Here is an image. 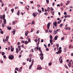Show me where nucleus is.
Returning a JSON list of instances; mask_svg holds the SVG:
<instances>
[{
  "label": "nucleus",
  "instance_id": "nucleus-47",
  "mask_svg": "<svg viewBox=\"0 0 73 73\" xmlns=\"http://www.w3.org/2000/svg\"><path fill=\"white\" fill-rule=\"evenodd\" d=\"M51 11H53L54 10V9H53V8L51 7Z\"/></svg>",
  "mask_w": 73,
  "mask_h": 73
},
{
  "label": "nucleus",
  "instance_id": "nucleus-57",
  "mask_svg": "<svg viewBox=\"0 0 73 73\" xmlns=\"http://www.w3.org/2000/svg\"><path fill=\"white\" fill-rule=\"evenodd\" d=\"M42 12H44V8L43 7L42 8Z\"/></svg>",
  "mask_w": 73,
  "mask_h": 73
},
{
  "label": "nucleus",
  "instance_id": "nucleus-5",
  "mask_svg": "<svg viewBox=\"0 0 73 73\" xmlns=\"http://www.w3.org/2000/svg\"><path fill=\"white\" fill-rule=\"evenodd\" d=\"M32 15H33V16H34V17H36V16H37V14H36V13H33V14Z\"/></svg>",
  "mask_w": 73,
  "mask_h": 73
},
{
  "label": "nucleus",
  "instance_id": "nucleus-48",
  "mask_svg": "<svg viewBox=\"0 0 73 73\" xmlns=\"http://www.w3.org/2000/svg\"><path fill=\"white\" fill-rule=\"evenodd\" d=\"M49 32H50V33H52V30H49Z\"/></svg>",
  "mask_w": 73,
  "mask_h": 73
},
{
  "label": "nucleus",
  "instance_id": "nucleus-10",
  "mask_svg": "<svg viewBox=\"0 0 73 73\" xmlns=\"http://www.w3.org/2000/svg\"><path fill=\"white\" fill-rule=\"evenodd\" d=\"M38 49L39 50V51L40 53H42V51L41 50V48L39 47L38 48Z\"/></svg>",
  "mask_w": 73,
  "mask_h": 73
},
{
  "label": "nucleus",
  "instance_id": "nucleus-56",
  "mask_svg": "<svg viewBox=\"0 0 73 73\" xmlns=\"http://www.w3.org/2000/svg\"><path fill=\"white\" fill-rule=\"evenodd\" d=\"M56 31L57 32H59V31H60V29H58L56 30Z\"/></svg>",
  "mask_w": 73,
  "mask_h": 73
},
{
  "label": "nucleus",
  "instance_id": "nucleus-54",
  "mask_svg": "<svg viewBox=\"0 0 73 73\" xmlns=\"http://www.w3.org/2000/svg\"><path fill=\"white\" fill-rule=\"evenodd\" d=\"M18 48H21V46H20V45H19L18 46Z\"/></svg>",
  "mask_w": 73,
  "mask_h": 73
},
{
  "label": "nucleus",
  "instance_id": "nucleus-53",
  "mask_svg": "<svg viewBox=\"0 0 73 73\" xmlns=\"http://www.w3.org/2000/svg\"><path fill=\"white\" fill-rule=\"evenodd\" d=\"M67 17H70V16L69 15H67Z\"/></svg>",
  "mask_w": 73,
  "mask_h": 73
},
{
  "label": "nucleus",
  "instance_id": "nucleus-55",
  "mask_svg": "<svg viewBox=\"0 0 73 73\" xmlns=\"http://www.w3.org/2000/svg\"><path fill=\"white\" fill-rule=\"evenodd\" d=\"M6 21H3V23H4V24H6Z\"/></svg>",
  "mask_w": 73,
  "mask_h": 73
},
{
  "label": "nucleus",
  "instance_id": "nucleus-41",
  "mask_svg": "<svg viewBox=\"0 0 73 73\" xmlns=\"http://www.w3.org/2000/svg\"><path fill=\"white\" fill-rule=\"evenodd\" d=\"M32 66H29V69H31V68H32Z\"/></svg>",
  "mask_w": 73,
  "mask_h": 73
},
{
  "label": "nucleus",
  "instance_id": "nucleus-19",
  "mask_svg": "<svg viewBox=\"0 0 73 73\" xmlns=\"http://www.w3.org/2000/svg\"><path fill=\"white\" fill-rule=\"evenodd\" d=\"M66 49H67V48H66V47H65L64 50V52H66Z\"/></svg>",
  "mask_w": 73,
  "mask_h": 73
},
{
  "label": "nucleus",
  "instance_id": "nucleus-12",
  "mask_svg": "<svg viewBox=\"0 0 73 73\" xmlns=\"http://www.w3.org/2000/svg\"><path fill=\"white\" fill-rule=\"evenodd\" d=\"M38 43L37 44V45H39V42H40V38H38Z\"/></svg>",
  "mask_w": 73,
  "mask_h": 73
},
{
  "label": "nucleus",
  "instance_id": "nucleus-29",
  "mask_svg": "<svg viewBox=\"0 0 73 73\" xmlns=\"http://www.w3.org/2000/svg\"><path fill=\"white\" fill-rule=\"evenodd\" d=\"M56 46L57 47V48H58V47H59V44H56Z\"/></svg>",
  "mask_w": 73,
  "mask_h": 73
},
{
  "label": "nucleus",
  "instance_id": "nucleus-3",
  "mask_svg": "<svg viewBox=\"0 0 73 73\" xmlns=\"http://www.w3.org/2000/svg\"><path fill=\"white\" fill-rule=\"evenodd\" d=\"M50 23H49L47 25V28L48 29H49V27H50Z\"/></svg>",
  "mask_w": 73,
  "mask_h": 73
},
{
  "label": "nucleus",
  "instance_id": "nucleus-43",
  "mask_svg": "<svg viewBox=\"0 0 73 73\" xmlns=\"http://www.w3.org/2000/svg\"><path fill=\"white\" fill-rule=\"evenodd\" d=\"M15 70H17V71L19 70V69H18V68H15Z\"/></svg>",
  "mask_w": 73,
  "mask_h": 73
},
{
  "label": "nucleus",
  "instance_id": "nucleus-64",
  "mask_svg": "<svg viewBox=\"0 0 73 73\" xmlns=\"http://www.w3.org/2000/svg\"><path fill=\"white\" fill-rule=\"evenodd\" d=\"M3 21H6V20L5 19V18H3Z\"/></svg>",
  "mask_w": 73,
  "mask_h": 73
},
{
  "label": "nucleus",
  "instance_id": "nucleus-38",
  "mask_svg": "<svg viewBox=\"0 0 73 73\" xmlns=\"http://www.w3.org/2000/svg\"><path fill=\"white\" fill-rule=\"evenodd\" d=\"M40 32V31L38 30L36 32L37 34H38V33H39V32Z\"/></svg>",
  "mask_w": 73,
  "mask_h": 73
},
{
  "label": "nucleus",
  "instance_id": "nucleus-6",
  "mask_svg": "<svg viewBox=\"0 0 73 73\" xmlns=\"http://www.w3.org/2000/svg\"><path fill=\"white\" fill-rule=\"evenodd\" d=\"M68 65L70 68L71 67V62H70V61L69 62L68 64Z\"/></svg>",
  "mask_w": 73,
  "mask_h": 73
},
{
  "label": "nucleus",
  "instance_id": "nucleus-21",
  "mask_svg": "<svg viewBox=\"0 0 73 73\" xmlns=\"http://www.w3.org/2000/svg\"><path fill=\"white\" fill-rule=\"evenodd\" d=\"M47 11H50V7H47Z\"/></svg>",
  "mask_w": 73,
  "mask_h": 73
},
{
  "label": "nucleus",
  "instance_id": "nucleus-23",
  "mask_svg": "<svg viewBox=\"0 0 73 73\" xmlns=\"http://www.w3.org/2000/svg\"><path fill=\"white\" fill-rule=\"evenodd\" d=\"M50 44H52V42H53V40H52V39H50Z\"/></svg>",
  "mask_w": 73,
  "mask_h": 73
},
{
  "label": "nucleus",
  "instance_id": "nucleus-59",
  "mask_svg": "<svg viewBox=\"0 0 73 73\" xmlns=\"http://www.w3.org/2000/svg\"><path fill=\"white\" fill-rule=\"evenodd\" d=\"M38 41V40H37V39H35V42H37V41Z\"/></svg>",
  "mask_w": 73,
  "mask_h": 73
},
{
  "label": "nucleus",
  "instance_id": "nucleus-37",
  "mask_svg": "<svg viewBox=\"0 0 73 73\" xmlns=\"http://www.w3.org/2000/svg\"><path fill=\"white\" fill-rule=\"evenodd\" d=\"M34 30V29L33 28L32 29H31V32H33Z\"/></svg>",
  "mask_w": 73,
  "mask_h": 73
},
{
  "label": "nucleus",
  "instance_id": "nucleus-49",
  "mask_svg": "<svg viewBox=\"0 0 73 73\" xmlns=\"http://www.w3.org/2000/svg\"><path fill=\"white\" fill-rule=\"evenodd\" d=\"M44 46L45 48H47V46H46V45L45 44H44Z\"/></svg>",
  "mask_w": 73,
  "mask_h": 73
},
{
  "label": "nucleus",
  "instance_id": "nucleus-18",
  "mask_svg": "<svg viewBox=\"0 0 73 73\" xmlns=\"http://www.w3.org/2000/svg\"><path fill=\"white\" fill-rule=\"evenodd\" d=\"M54 35H56V34H57V31H56L54 30Z\"/></svg>",
  "mask_w": 73,
  "mask_h": 73
},
{
  "label": "nucleus",
  "instance_id": "nucleus-44",
  "mask_svg": "<svg viewBox=\"0 0 73 73\" xmlns=\"http://www.w3.org/2000/svg\"><path fill=\"white\" fill-rule=\"evenodd\" d=\"M28 40L29 41V42H31V39H30V38L28 39Z\"/></svg>",
  "mask_w": 73,
  "mask_h": 73
},
{
  "label": "nucleus",
  "instance_id": "nucleus-20",
  "mask_svg": "<svg viewBox=\"0 0 73 73\" xmlns=\"http://www.w3.org/2000/svg\"><path fill=\"white\" fill-rule=\"evenodd\" d=\"M25 42V44H28V43H29V41H26Z\"/></svg>",
  "mask_w": 73,
  "mask_h": 73
},
{
  "label": "nucleus",
  "instance_id": "nucleus-26",
  "mask_svg": "<svg viewBox=\"0 0 73 73\" xmlns=\"http://www.w3.org/2000/svg\"><path fill=\"white\" fill-rule=\"evenodd\" d=\"M48 65H49V66H50L52 65V63H51V62H50L48 63Z\"/></svg>",
  "mask_w": 73,
  "mask_h": 73
},
{
  "label": "nucleus",
  "instance_id": "nucleus-34",
  "mask_svg": "<svg viewBox=\"0 0 73 73\" xmlns=\"http://www.w3.org/2000/svg\"><path fill=\"white\" fill-rule=\"evenodd\" d=\"M15 23H15V21H13V25H15Z\"/></svg>",
  "mask_w": 73,
  "mask_h": 73
},
{
  "label": "nucleus",
  "instance_id": "nucleus-50",
  "mask_svg": "<svg viewBox=\"0 0 73 73\" xmlns=\"http://www.w3.org/2000/svg\"><path fill=\"white\" fill-rule=\"evenodd\" d=\"M25 64H26V63H25V62H23V65H25Z\"/></svg>",
  "mask_w": 73,
  "mask_h": 73
},
{
  "label": "nucleus",
  "instance_id": "nucleus-27",
  "mask_svg": "<svg viewBox=\"0 0 73 73\" xmlns=\"http://www.w3.org/2000/svg\"><path fill=\"white\" fill-rule=\"evenodd\" d=\"M14 50V48H12L11 49V51L12 52Z\"/></svg>",
  "mask_w": 73,
  "mask_h": 73
},
{
  "label": "nucleus",
  "instance_id": "nucleus-33",
  "mask_svg": "<svg viewBox=\"0 0 73 73\" xmlns=\"http://www.w3.org/2000/svg\"><path fill=\"white\" fill-rule=\"evenodd\" d=\"M5 15H3L2 16V17L3 19L5 18Z\"/></svg>",
  "mask_w": 73,
  "mask_h": 73
},
{
  "label": "nucleus",
  "instance_id": "nucleus-46",
  "mask_svg": "<svg viewBox=\"0 0 73 73\" xmlns=\"http://www.w3.org/2000/svg\"><path fill=\"white\" fill-rule=\"evenodd\" d=\"M9 30H11L12 29H11V27H8Z\"/></svg>",
  "mask_w": 73,
  "mask_h": 73
},
{
  "label": "nucleus",
  "instance_id": "nucleus-2",
  "mask_svg": "<svg viewBox=\"0 0 73 73\" xmlns=\"http://www.w3.org/2000/svg\"><path fill=\"white\" fill-rule=\"evenodd\" d=\"M53 25L55 26V27H57V23L56 21L54 23H53Z\"/></svg>",
  "mask_w": 73,
  "mask_h": 73
},
{
  "label": "nucleus",
  "instance_id": "nucleus-61",
  "mask_svg": "<svg viewBox=\"0 0 73 73\" xmlns=\"http://www.w3.org/2000/svg\"><path fill=\"white\" fill-rule=\"evenodd\" d=\"M64 37H62L61 38V40H64Z\"/></svg>",
  "mask_w": 73,
  "mask_h": 73
},
{
  "label": "nucleus",
  "instance_id": "nucleus-8",
  "mask_svg": "<svg viewBox=\"0 0 73 73\" xmlns=\"http://www.w3.org/2000/svg\"><path fill=\"white\" fill-rule=\"evenodd\" d=\"M15 32H16V29H13V30L12 32L13 33V35H15V33H16Z\"/></svg>",
  "mask_w": 73,
  "mask_h": 73
},
{
  "label": "nucleus",
  "instance_id": "nucleus-9",
  "mask_svg": "<svg viewBox=\"0 0 73 73\" xmlns=\"http://www.w3.org/2000/svg\"><path fill=\"white\" fill-rule=\"evenodd\" d=\"M58 38V36L57 35L55 36L54 38V40H57Z\"/></svg>",
  "mask_w": 73,
  "mask_h": 73
},
{
  "label": "nucleus",
  "instance_id": "nucleus-60",
  "mask_svg": "<svg viewBox=\"0 0 73 73\" xmlns=\"http://www.w3.org/2000/svg\"><path fill=\"white\" fill-rule=\"evenodd\" d=\"M66 14H67L66 12H64V15H66Z\"/></svg>",
  "mask_w": 73,
  "mask_h": 73
},
{
  "label": "nucleus",
  "instance_id": "nucleus-16",
  "mask_svg": "<svg viewBox=\"0 0 73 73\" xmlns=\"http://www.w3.org/2000/svg\"><path fill=\"white\" fill-rule=\"evenodd\" d=\"M62 21V20L61 19L59 21H58V24H60V22H61Z\"/></svg>",
  "mask_w": 73,
  "mask_h": 73
},
{
  "label": "nucleus",
  "instance_id": "nucleus-35",
  "mask_svg": "<svg viewBox=\"0 0 73 73\" xmlns=\"http://www.w3.org/2000/svg\"><path fill=\"white\" fill-rule=\"evenodd\" d=\"M4 54H5V53H4V52H3L2 53V56H4Z\"/></svg>",
  "mask_w": 73,
  "mask_h": 73
},
{
  "label": "nucleus",
  "instance_id": "nucleus-7",
  "mask_svg": "<svg viewBox=\"0 0 73 73\" xmlns=\"http://www.w3.org/2000/svg\"><path fill=\"white\" fill-rule=\"evenodd\" d=\"M69 49L73 48V46H72V45L70 44L69 46Z\"/></svg>",
  "mask_w": 73,
  "mask_h": 73
},
{
  "label": "nucleus",
  "instance_id": "nucleus-45",
  "mask_svg": "<svg viewBox=\"0 0 73 73\" xmlns=\"http://www.w3.org/2000/svg\"><path fill=\"white\" fill-rule=\"evenodd\" d=\"M21 43H25V41H24V40H22L21 41Z\"/></svg>",
  "mask_w": 73,
  "mask_h": 73
},
{
  "label": "nucleus",
  "instance_id": "nucleus-11",
  "mask_svg": "<svg viewBox=\"0 0 73 73\" xmlns=\"http://www.w3.org/2000/svg\"><path fill=\"white\" fill-rule=\"evenodd\" d=\"M0 30L1 31V34H3V33H4V31H2V29H0Z\"/></svg>",
  "mask_w": 73,
  "mask_h": 73
},
{
  "label": "nucleus",
  "instance_id": "nucleus-13",
  "mask_svg": "<svg viewBox=\"0 0 73 73\" xmlns=\"http://www.w3.org/2000/svg\"><path fill=\"white\" fill-rule=\"evenodd\" d=\"M20 10H18V12H17V15H18V16H19L20 15Z\"/></svg>",
  "mask_w": 73,
  "mask_h": 73
},
{
  "label": "nucleus",
  "instance_id": "nucleus-1",
  "mask_svg": "<svg viewBox=\"0 0 73 73\" xmlns=\"http://www.w3.org/2000/svg\"><path fill=\"white\" fill-rule=\"evenodd\" d=\"M9 59H13V58L14 57L13 55H10V56H9Z\"/></svg>",
  "mask_w": 73,
  "mask_h": 73
},
{
  "label": "nucleus",
  "instance_id": "nucleus-62",
  "mask_svg": "<svg viewBox=\"0 0 73 73\" xmlns=\"http://www.w3.org/2000/svg\"><path fill=\"white\" fill-rule=\"evenodd\" d=\"M31 58H30L29 60V62H31Z\"/></svg>",
  "mask_w": 73,
  "mask_h": 73
},
{
  "label": "nucleus",
  "instance_id": "nucleus-30",
  "mask_svg": "<svg viewBox=\"0 0 73 73\" xmlns=\"http://www.w3.org/2000/svg\"><path fill=\"white\" fill-rule=\"evenodd\" d=\"M60 64L62 63V59L60 61Z\"/></svg>",
  "mask_w": 73,
  "mask_h": 73
},
{
  "label": "nucleus",
  "instance_id": "nucleus-63",
  "mask_svg": "<svg viewBox=\"0 0 73 73\" xmlns=\"http://www.w3.org/2000/svg\"><path fill=\"white\" fill-rule=\"evenodd\" d=\"M46 33H47L48 32V30H46L45 31Z\"/></svg>",
  "mask_w": 73,
  "mask_h": 73
},
{
  "label": "nucleus",
  "instance_id": "nucleus-17",
  "mask_svg": "<svg viewBox=\"0 0 73 73\" xmlns=\"http://www.w3.org/2000/svg\"><path fill=\"white\" fill-rule=\"evenodd\" d=\"M28 31H27L26 33H25V35L26 36H28Z\"/></svg>",
  "mask_w": 73,
  "mask_h": 73
},
{
  "label": "nucleus",
  "instance_id": "nucleus-39",
  "mask_svg": "<svg viewBox=\"0 0 73 73\" xmlns=\"http://www.w3.org/2000/svg\"><path fill=\"white\" fill-rule=\"evenodd\" d=\"M2 27H4V23H2Z\"/></svg>",
  "mask_w": 73,
  "mask_h": 73
},
{
  "label": "nucleus",
  "instance_id": "nucleus-31",
  "mask_svg": "<svg viewBox=\"0 0 73 73\" xmlns=\"http://www.w3.org/2000/svg\"><path fill=\"white\" fill-rule=\"evenodd\" d=\"M29 57H30V58H31V57H32V54H30L29 55Z\"/></svg>",
  "mask_w": 73,
  "mask_h": 73
},
{
  "label": "nucleus",
  "instance_id": "nucleus-15",
  "mask_svg": "<svg viewBox=\"0 0 73 73\" xmlns=\"http://www.w3.org/2000/svg\"><path fill=\"white\" fill-rule=\"evenodd\" d=\"M44 56V54L42 53H41L40 54H39V56Z\"/></svg>",
  "mask_w": 73,
  "mask_h": 73
},
{
  "label": "nucleus",
  "instance_id": "nucleus-40",
  "mask_svg": "<svg viewBox=\"0 0 73 73\" xmlns=\"http://www.w3.org/2000/svg\"><path fill=\"white\" fill-rule=\"evenodd\" d=\"M52 38H53V37H52V36L51 35H50V39H52Z\"/></svg>",
  "mask_w": 73,
  "mask_h": 73
},
{
  "label": "nucleus",
  "instance_id": "nucleus-36",
  "mask_svg": "<svg viewBox=\"0 0 73 73\" xmlns=\"http://www.w3.org/2000/svg\"><path fill=\"white\" fill-rule=\"evenodd\" d=\"M44 14L45 15H48V13H47V12H46L44 13Z\"/></svg>",
  "mask_w": 73,
  "mask_h": 73
},
{
  "label": "nucleus",
  "instance_id": "nucleus-25",
  "mask_svg": "<svg viewBox=\"0 0 73 73\" xmlns=\"http://www.w3.org/2000/svg\"><path fill=\"white\" fill-rule=\"evenodd\" d=\"M11 11L12 13H13V12H14V9H11Z\"/></svg>",
  "mask_w": 73,
  "mask_h": 73
},
{
  "label": "nucleus",
  "instance_id": "nucleus-22",
  "mask_svg": "<svg viewBox=\"0 0 73 73\" xmlns=\"http://www.w3.org/2000/svg\"><path fill=\"white\" fill-rule=\"evenodd\" d=\"M62 26H63V24H62V23L60 25V28H61V27H62Z\"/></svg>",
  "mask_w": 73,
  "mask_h": 73
},
{
  "label": "nucleus",
  "instance_id": "nucleus-51",
  "mask_svg": "<svg viewBox=\"0 0 73 73\" xmlns=\"http://www.w3.org/2000/svg\"><path fill=\"white\" fill-rule=\"evenodd\" d=\"M8 50H11V48L10 47L8 48Z\"/></svg>",
  "mask_w": 73,
  "mask_h": 73
},
{
  "label": "nucleus",
  "instance_id": "nucleus-28",
  "mask_svg": "<svg viewBox=\"0 0 73 73\" xmlns=\"http://www.w3.org/2000/svg\"><path fill=\"white\" fill-rule=\"evenodd\" d=\"M6 40H8V39L9 38V36H6Z\"/></svg>",
  "mask_w": 73,
  "mask_h": 73
},
{
  "label": "nucleus",
  "instance_id": "nucleus-58",
  "mask_svg": "<svg viewBox=\"0 0 73 73\" xmlns=\"http://www.w3.org/2000/svg\"><path fill=\"white\" fill-rule=\"evenodd\" d=\"M19 3L21 4H23V2H20Z\"/></svg>",
  "mask_w": 73,
  "mask_h": 73
},
{
  "label": "nucleus",
  "instance_id": "nucleus-52",
  "mask_svg": "<svg viewBox=\"0 0 73 73\" xmlns=\"http://www.w3.org/2000/svg\"><path fill=\"white\" fill-rule=\"evenodd\" d=\"M18 8H19L18 7H15V9H18Z\"/></svg>",
  "mask_w": 73,
  "mask_h": 73
},
{
  "label": "nucleus",
  "instance_id": "nucleus-42",
  "mask_svg": "<svg viewBox=\"0 0 73 73\" xmlns=\"http://www.w3.org/2000/svg\"><path fill=\"white\" fill-rule=\"evenodd\" d=\"M54 11H52V15H54Z\"/></svg>",
  "mask_w": 73,
  "mask_h": 73
},
{
  "label": "nucleus",
  "instance_id": "nucleus-14",
  "mask_svg": "<svg viewBox=\"0 0 73 73\" xmlns=\"http://www.w3.org/2000/svg\"><path fill=\"white\" fill-rule=\"evenodd\" d=\"M40 59L41 60H42L44 58V56H41L40 58Z\"/></svg>",
  "mask_w": 73,
  "mask_h": 73
},
{
  "label": "nucleus",
  "instance_id": "nucleus-4",
  "mask_svg": "<svg viewBox=\"0 0 73 73\" xmlns=\"http://www.w3.org/2000/svg\"><path fill=\"white\" fill-rule=\"evenodd\" d=\"M38 67L37 68V70H41V69H42V68L41 67H39V65H38Z\"/></svg>",
  "mask_w": 73,
  "mask_h": 73
},
{
  "label": "nucleus",
  "instance_id": "nucleus-32",
  "mask_svg": "<svg viewBox=\"0 0 73 73\" xmlns=\"http://www.w3.org/2000/svg\"><path fill=\"white\" fill-rule=\"evenodd\" d=\"M62 58V56H60V57L59 58V61H60L61 59Z\"/></svg>",
  "mask_w": 73,
  "mask_h": 73
},
{
  "label": "nucleus",
  "instance_id": "nucleus-24",
  "mask_svg": "<svg viewBox=\"0 0 73 73\" xmlns=\"http://www.w3.org/2000/svg\"><path fill=\"white\" fill-rule=\"evenodd\" d=\"M62 51V50H59L58 51V52H59V53H61V51Z\"/></svg>",
  "mask_w": 73,
  "mask_h": 73
}]
</instances>
